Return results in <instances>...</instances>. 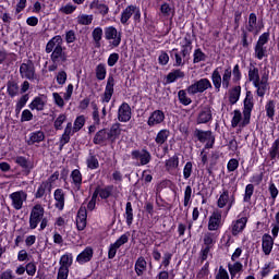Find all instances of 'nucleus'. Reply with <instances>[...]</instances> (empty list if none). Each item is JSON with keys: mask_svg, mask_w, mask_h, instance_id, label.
<instances>
[{"mask_svg": "<svg viewBox=\"0 0 279 279\" xmlns=\"http://www.w3.org/2000/svg\"><path fill=\"white\" fill-rule=\"evenodd\" d=\"M247 76L248 81L252 82L253 86L256 88V95L264 97L269 87V71H264L262 75H259V69L251 64Z\"/></svg>", "mask_w": 279, "mask_h": 279, "instance_id": "obj_1", "label": "nucleus"}, {"mask_svg": "<svg viewBox=\"0 0 279 279\" xmlns=\"http://www.w3.org/2000/svg\"><path fill=\"white\" fill-rule=\"evenodd\" d=\"M232 81V69L227 68L222 70L221 66L216 68L211 73V82L217 92H220L222 86L223 89H228Z\"/></svg>", "mask_w": 279, "mask_h": 279, "instance_id": "obj_2", "label": "nucleus"}, {"mask_svg": "<svg viewBox=\"0 0 279 279\" xmlns=\"http://www.w3.org/2000/svg\"><path fill=\"white\" fill-rule=\"evenodd\" d=\"M235 191H236V186H233L231 190L227 187H222L219 194V197L217 199V206L219 208H226L227 213H229L235 204V194H234Z\"/></svg>", "mask_w": 279, "mask_h": 279, "instance_id": "obj_3", "label": "nucleus"}, {"mask_svg": "<svg viewBox=\"0 0 279 279\" xmlns=\"http://www.w3.org/2000/svg\"><path fill=\"white\" fill-rule=\"evenodd\" d=\"M269 38H270L269 32L263 33L258 37V40L254 47V57L257 60H263L264 58L268 57V50H267L266 44H268Z\"/></svg>", "mask_w": 279, "mask_h": 279, "instance_id": "obj_4", "label": "nucleus"}, {"mask_svg": "<svg viewBox=\"0 0 279 279\" xmlns=\"http://www.w3.org/2000/svg\"><path fill=\"white\" fill-rule=\"evenodd\" d=\"M45 218V208L43 205L37 204L31 209V216L28 218V226L31 230H36L40 221Z\"/></svg>", "mask_w": 279, "mask_h": 279, "instance_id": "obj_5", "label": "nucleus"}, {"mask_svg": "<svg viewBox=\"0 0 279 279\" xmlns=\"http://www.w3.org/2000/svg\"><path fill=\"white\" fill-rule=\"evenodd\" d=\"M105 39L108 40L111 48H116L120 46L122 36L117 28L109 26L105 28Z\"/></svg>", "mask_w": 279, "mask_h": 279, "instance_id": "obj_6", "label": "nucleus"}, {"mask_svg": "<svg viewBox=\"0 0 279 279\" xmlns=\"http://www.w3.org/2000/svg\"><path fill=\"white\" fill-rule=\"evenodd\" d=\"M11 206L14 210H22L27 201V193L25 191H15L10 194Z\"/></svg>", "mask_w": 279, "mask_h": 279, "instance_id": "obj_7", "label": "nucleus"}, {"mask_svg": "<svg viewBox=\"0 0 279 279\" xmlns=\"http://www.w3.org/2000/svg\"><path fill=\"white\" fill-rule=\"evenodd\" d=\"M222 211L220 209H214L208 218V230L214 232L222 228Z\"/></svg>", "mask_w": 279, "mask_h": 279, "instance_id": "obj_8", "label": "nucleus"}, {"mask_svg": "<svg viewBox=\"0 0 279 279\" xmlns=\"http://www.w3.org/2000/svg\"><path fill=\"white\" fill-rule=\"evenodd\" d=\"M208 88H213L211 82L208 78H201L199 81L189 86L186 90L190 95H195L198 93H204Z\"/></svg>", "mask_w": 279, "mask_h": 279, "instance_id": "obj_9", "label": "nucleus"}, {"mask_svg": "<svg viewBox=\"0 0 279 279\" xmlns=\"http://www.w3.org/2000/svg\"><path fill=\"white\" fill-rule=\"evenodd\" d=\"M135 21L141 19V10L140 8L135 7V5H129L126 7L122 12H121V17H120V22L121 24H126L129 22V20L132 17Z\"/></svg>", "mask_w": 279, "mask_h": 279, "instance_id": "obj_10", "label": "nucleus"}, {"mask_svg": "<svg viewBox=\"0 0 279 279\" xmlns=\"http://www.w3.org/2000/svg\"><path fill=\"white\" fill-rule=\"evenodd\" d=\"M213 121V108L210 106H204L201 108L196 122L198 124H205Z\"/></svg>", "mask_w": 279, "mask_h": 279, "instance_id": "obj_11", "label": "nucleus"}, {"mask_svg": "<svg viewBox=\"0 0 279 279\" xmlns=\"http://www.w3.org/2000/svg\"><path fill=\"white\" fill-rule=\"evenodd\" d=\"M251 122V118H248L246 121H245V114L241 112V110H234L233 111V117L231 119V126L232 128H244L246 126L247 124H250Z\"/></svg>", "mask_w": 279, "mask_h": 279, "instance_id": "obj_12", "label": "nucleus"}, {"mask_svg": "<svg viewBox=\"0 0 279 279\" xmlns=\"http://www.w3.org/2000/svg\"><path fill=\"white\" fill-rule=\"evenodd\" d=\"M179 46L181 47L182 57H189L193 49V41L191 35H185L183 38H181L179 41Z\"/></svg>", "mask_w": 279, "mask_h": 279, "instance_id": "obj_13", "label": "nucleus"}, {"mask_svg": "<svg viewBox=\"0 0 279 279\" xmlns=\"http://www.w3.org/2000/svg\"><path fill=\"white\" fill-rule=\"evenodd\" d=\"M195 135H196V137L199 142L206 143L205 148H211L213 147V145L215 143V138H214L210 131L197 130L195 132Z\"/></svg>", "mask_w": 279, "mask_h": 279, "instance_id": "obj_14", "label": "nucleus"}, {"mask_svg": "<svg viewBox=\"0 0 279 279\" xmlns=\"http://www.w3.org/2000/svg\"><path fill=\"white\" fill-rule=\"evenodd\" d=\"M254 108V102H253V95L251 92H246L245 99L243 101V114H244V120L247 121L252 117V111Z\"/></svg>", "mask_w": 279, "mask_h": 279, "instance_id": "obj_15", "label": "nucleus"}, {"mask_svg": "<svg viewBox=\"0 0 279 279\" xmlns=\"http://www.w3.org/2000/svg\"><path fill=\"white\" fill-rule=\"evenodd\" d=\"M113 93H114V78L112 76H109L107 78V84L105 87L104 95L101 96V102L104 104L110 102Z\"/></svg>", "mask_w": 279, "mask_h": 279, "instance_id": "obj_16", "label": "nucleus"}, {"mask_svg": "<svg viewBox=\"0 0 279 279\" xmlns=\"http://www.w3.org/2000/svg\"><path fill=\"white\" fill-rule=\"evenodd\" d=\"M247 217H241L231 223V232L233 236H238V234H241L243 230H245L247 225Z\"/></svg>", "mask_w": 279, "mask_h": 279, "instance_id": "obj_17", "label": "nucleus"}, {"mask_svg": "<svg viewBox=\"0 0 279 279\" xmlns=\"http://www.w3.org/2000/svg\"><path fill=\"white\" fill-rule=\"evenodd\" d=\"M166 119V114L163 111L161 110H155L153 111L147 120V125L153 128L156 126L158 124H161Z\"/></svg>", "mask_w": 279, "mask_h": 279, "instance_id": "obj_18", "label": "nucleus"}, {"mask_svg": "<svg viewBox=\"0 0 279 279\" xmlns=\"http://www.w3.org/2000/svg\"><path fill=\"white\" fill-rule=\"evenodd\" d=\"M263 27L264 26L258 25V23H257V15L255 13H251L248 15L246 31L250 33H253L254 35H257L262 32Z\"/></svg>", "mask_w": 279, "mask_h": 279, "instance_id": "obj_19", "label": "nucleus"}, {"mask_svg": "<svg viewBox=\"0 0 279 279\" xmlns=\"http://www.w3.org/2000/svg\"><path fill=\"white\" fill-rule=\"evenodd\" d=\"M132 118L131 107L123 102L118 109V120L120 122H129Z\"/></svg>", "mask_w": 279, "mask_h": 279, "instance_id": "obj_20", "label": "nucleus"}, {"mask_svg": "<svg viewBox=\"0 0 279 279\" xmlns=\"http://www.w3.org/2000/svg\"><path fill=\"white\" fill-rule=\"evenodd\" d=\"M94 256V250L90 246L85 247L83 252L78 253V256H76V263L78 265H86V263H90Z\"/></svg>", "mask_w": 279, "mask_h": 279, "instance_id": "obj_21", "label": "nucleus"}, {"mask_svg": "<svg viewBox=\"0 0 279 279\" xmlns=\"http://www.w3.org/2000/svg\"><path fill=\"white\" fill-rule=\"evenodd\" d=\"M45 138H46L45 132L33 131L26 137V144H28V146L36 145V144L44 142Z\"/></svg>", "mask_w": 279, "mask_h": 279, "instance_id": "obj_22", "label": "nucleus"}, {"mask_svg": "<svg viewBox=\"0 0 279 279\" xmlns=\"http://www.w3.org/2000/svg\"><path fill=\"white\" fill-rule=\"evenodd\" d=\"M20 74H22V77L33 80L35 77L34 64L29 61L26 63H22V65H20Z\"/></svg>", "mask_w": 279, "mask_h": 279, "instance_id": "obj_23", "label": "nucleus"}, {"mask_svg": "<svg viewBox=\"0 0 279 279\" xmlns=\"http://www.w3.org/2000/svg\"><path fill=\"white\" fill-rule=\"evenodd\" d=\"M65 193L62 189L54 190V208L57 210H64Z\"/></svg>", "mask_w": 279, "mask_h": 279, "instance_id": "obj_24", "label": "nucleus"}, {"mask_svg": "<svg viewBox=\"0 0 279 279\" xmlns=\"http://www.w3.org/2000/svg\"><path fill=\"white\" fill-rule=\"evenodd\" d=\"M59 269L63 271H70V267L73 265V255L72 253H65L61 255V259H59Z\"/></svg>", "mask_w": 279, "mask_h": 279, "instance_id": "obj_25", "label": "nucleus"}, {"mask_svg": "<svg viewBox=\"0 0 279 279\" xmlns=\"http://www.w3.org/2000/svg\"><path fill=\"white\" fill-rule=\"evenodd\" d=\"M132 156H133V158L140 160L141 166H145V165L149 163L151 160L150 153H148L146 150H141V151L134 150V151H132Z\"/></svg>", "mask_w": 279, "mask_h": 279, "instance_id": "obj_26", "label": "nucleus"}, {"mask_svg": "<svg viewBox=\"0 0 279 279\" xmlns=\"http://www.w3.org/2000/svg\"><path fill=\"white\" fill-rule=\"evenodd\" d=\"M87 223V210L85 207H81L78 209V214L76 215V228L78 230H84Z\"/></svg>", "mask_w": 279, "mask_h": 279, "instance_id": "obj_27", "label": "nucleus"}, {"mask_svg": "<svg viewBox=\"0 0 279 279\" xmlns=\"http://www.w3.org/2000/svg\"><path fill=\"white\" fill-rule=\"evenodd\" d=\"M159 12L163 19H169V17L172 19L175 14V9L173 5H170L169 3L163 2L159 8Z\"/></svg>", "mask_w": 279, "mask_h": 279, "instance_id": "obj_28", "label": "nucleus"}, {"mask_svg": "<svg viewBox=\"0 0 279 279\" xmlns=\"http://www.w3.org/2000/svg\"><path fill=\"white\" fill-rule=\"evenodd\" d=\"M146 269H147L146 259L143 256L137 257L134 264V271L136 276H144V271H146Z\"/></svg>", "mask_w": 279, "mask_h": 279, "instance_id": "obj_29", "label": "nucleus"}, {"mask_svg": "<svg viewBox=\"0 0 279 279\" xmlns=\"http://www.w3.org/2000/svg\"><path fill=\"white\" fill-rule=\"evenodd\" d=\"M46 102H47L46 97L44 96L35 97V99L31 101V105H28V108H31V110L43 111L46 106Z\"/></svg>", "mask_w": 279, "mask_h": 279, "instance_id": "obj_30", "label": "nucleus"}, {"mask_svg": "<svg viewBox=\"0 0 279 279\" xmlns=\"http://www.w3.org/2000/svg\"><path fill=\"white\" fill-rule=\"evenodd\" d=\"M170 131L169 130H160L159 132H157L156 136H155V143L158 146H162L168 142V138L170 137Z\"/></svg>", "mask_w": 279, "mask_h": 279, "instance_id": "obj_31", "label": "nucleus"}, {"mask_svg": "<svg viewBox=\"0 0 279 279\" xmlns=\"http://www.w3.org/2000/svg\"><path fill=\"white\" fill-rule=\"evenodd\" d=\"M242 93V87L240 85H236L229 89V102L231 105L236 104L240 100Z\"/></svg>", "mask_w": 279, "mask_h": 279, "instance_id": "obj_32", "label": "nucleus"}, {"mask_svg": "<svg viewBox=\"0 0 279 279\" xmlns=\"http://www.w3.org/2000/svg\"><path fill=\"white\" fill-rule=\"evenodd\" d=\"M47 192H51V184L48 181H44L41 184H39V187H37V192H35V198H41L46 195Z\"/></svg>", "mask_w": 279, "mask_h": 279, "instance_id": "obj_33", "label": "nucleus"}, {"mask_svg": "<svg viewBox=\"0 0 279 279\" xmlns=\"http://www.w3.org/2000/svg\"><path fill=\"white\" fill-rule=\"evenodd\" d=\"M184 76L185 73L182 70H172L170 73L167 74L166 82L171 84L174 83L177 80L184 78Z\"/></svg>", "mask_w": 279, "mask_h": 279, "instance_id": "obj_34", "label": "nucleus"}, {"mask_svg": "<svg viewBox=\"0 0 279 279\" xmlns=\"http://www.w3.org/2000/svg\"><path fill=\"white\" fill-rule=\"evenodd\" d=\"M62 37L61 36H54L50 41H48V45H46V52L50 53L53 51V49L62 46Z\"/></svg>", "mask_w": 279, "mask_h": 279, "instance_id": "obj_35", "label": "nucleus"}, {"mask_svg": "<svg viewBox=\"0 0 279 279\" xmlns=\"http://www.w3.org/2000/svg\"><path fill=\"white\" fill-rule=\"evenodd\" d=\"M89 9L102 15H106L109 11V8L106 4L100 3L98 0H94V2L89 4Z\"/></svg>", "mask_w": 279, "mask_h": 279, "instance_id": "obj_36", "label": "nucleus"}, {"mask_svg": "<svg viewBox=\"0 0 279 279\" xmlns=\"http://www.w3.org/2000/svg\"><path fill=\"white\" fill-rule=\"evenodd\" d=\"M107 134L110 142H114L117 138H119L121 134L120 123H114L111 125L110 130L107 131Z\"/></svg>", "mask_w": 279, "mask_h": 279, "instance_id": "obj_37", "label": "nucleus"}, {"mask_svg": "<svg viewBox=\"0 0 279 279\" xmlns=\"http://www.w3.org/2000/svg\"><path fill=\"white\" fill-rule=\"evenodd\" d=\"M109 141V135L107 130H100L94 136V144L102 145Z\"/></svg>", "mask_w": 279, "mask_h": 279, "instance_id": "obj_38", "label": "nucleus"}, {"mask_svg": "<svg viewBox=\"0 0 279 279\" xmlns=\"http://www.w3.org/2000/svg\"><path fill=\"white\" fill-rule=\"evenodd\" d=\"M70 178H72V184H74V187H76V190H80L83 182L81 171L78 169H74L72 174H70Z\"/></svg>", "mask_w": 279, "mask_h": 279, "instance_id": "obj_39", "label": "nucleus"}, {"mask_svg": "<svg viewBox=\"0 0 279 279\" xmlns=\"http://www.w3.org/2000/svg\"><path fill=\"white\" fill-rule=\"evenodd\" d=\"M228 271L231 276V278H235L236 274H240V271H243V264L241 262H235L233 265L228 264Z\"/></svg>", "mask_w": 279, "mask_h": 279, "instance_id": "obj_40", "label": "nucleus"}, {"mask_svg": "<svg viewBox=\"0 0 279 279\" xmlns=\"http://www.w3.org/2000/svg\"><path fill=\"white\" fill-rule=\"evenodd\" d=\"M180 160L177 155L170 157L168 160L165 161L166 169L168 171L174 170L179 167Z\"/></svg>", "mask_w": 279, "mask_h": 279, "instance_id": "obj_41", "label": "nucleus"}, {"mask_svg": "<svg viewBox=\"0 0 279 279\" xmlns=\"http://www.w3.org/2000/svg\"><path fill=\"white\" fill-rule=\"evenodd\" d=\"M265 111L268 118L274 119L276 114V101L268 100L265 105Z\"/></svg>", "mask_w": 279, "mask_h": 279, "instance_id": "obj_42", "label": "nucleus"}, {"mask_svg": "<svg viewBox=\"0 0 279 279\" xmlns=\"http://www.w3.org/2000/svg\"><path fill=\"white\" fill-rule=\"evenodd\" d=\"M173 53V57H174V66H183L185 65V57H183L182 52L180 51L179 53V50L178 49H172L171 51Z\"/></svg>", "mask_w": 279, "mask_h": 279, "instance_id": "obj_43", "label": "nucleus"}, {"mask_svg": "<svg viewBox=\"0 0 279 279\" xmlns=\"http://www.w3.org/2000/svg\"><path fill=\"white\" fill-rule=\"evenodd\" d=\"M107 76V66L105 63L96 65V78L99 81L105 80Z\"/></svg>", "mask_w": 279, "mask_h": 279, "instance_id": "obj_44", "label": "nucleus"}, {"mask_svg": "<svg viewBox=\"0 0 279 279\" xmlns=\"http://www.w3.org/2000/svg\"><path fill=\"white\" fill-rule=\"evenodd\" d=\"M125 221L126 226H132L133 223V207L131 202L125 204Z\"/></svg>", "mask_w": 279, "mask_h": 279, "instance_id": "obj_45", "label": "nucleus"}, {"mask_svg": "<svg viewBox=\"0 0 279 279\" xmlns=\"http://www.w3.org/2000/svg\"><path fill=\"white\" fill-rule=\"evenodd\" d=\"M178 99L180 104L184 106H189L192 104V99L187 96V93L184 89L178 92Z\"/></svg>", "mask_w": 279, "mask_h": 279, "instance_id": "obj_46", "label": "nucleus"}, {"mask_svg": "<svg viewBox=\"0 0 279 279\" xmlns=\"http://www.w3.org/2000/svg\"><path fill=\"white\" fill-rule=\"evenodd\" d=\"M218 236L215 233H205L203 235L204 245H215L217 243Z\"/></svg>", "mask_w": 279, "mask_h": 279, "instance_id": "obj_47", "label": "nucleus"}, {"mask_svg": "<svg viewBox=\"0 0 279 279\" xmlns=\"http://www.w3.org/2000/svg\"><path fill=\"white\" fill-rule=\"evenodd\" d=\"M192 186L186 185L184 190V198H183V206L187 207L192 204Z\"/></svg>", "mask_w": 279, "mask_h": 279, "instance_id": "obj_48", "label": "nucleus"}, {"mask_svg": "<svg viewBox=\"0 0 279 279\" xmlns=\"http://www.w3.org/2000/svg\"><path fill=\"white\" fill-rule=\"evenodd\" d=\"M207 56L203 52L202 49H195L193 52V63H199L206 61Z\"/></svg>", "mask_w": 279, "mask_h": 279, "instance_id": "obj_49", "label": "nucleus"}, {"mask_svg": "<svg viewBox=\"0 0 279 279\" xmlns=\"http://www.w3.org/2000/svg\"><path fill=\"white\" fill-rule=\"evenodd\" d=\"M269 156L271 159L279 157V140H276L269 149Z\"/></svg>", "mask_w": 279, "mask_h": 279, "instance_id": "obj_50", "label": "nucleus"}, {"mask_svg": "<svg viewBox=\"0 0 279 279\" xmlns=\"http://www.w3.org/2000/svg\"><path fill=\"white\" fill-rule=\"evenodd\" d=\"M104 31L100 27L94 28V32H92V37L94 38V43L96 45L100 44V40L102 39Z\"/></svg>", "mask_w": 279, "mask_h": 279, "instance_id": "obj_51", "label": "nucleus"}, {"mask_svg": "<svg viewBox=\"0 0 279 279\" xmlns=\"http://www.w3.org/2000/svg\"><path fill=\"white\" fill-rule=\"evenodd\" d=\"M211 246L206 245L205 247L201 248L199 251V260L201 263H205V260L208 259V256L210 254Z\"/></svg>", "mask_w": 279, "mask_h": 279, "instance_id": "obj_52", "label": "nucleus"}, {"mask_svg": "<svg viewBox=\"0 0 279 279\" xmlns=\"http://www.w3.org/2000/svg\"><path fill=\"white\" fill-rule=\"evenodd\" d=\"M98 167H99V161L97 157L94 155H89V157H87V168L95 170Z\"/></svg>", "mask_w": 279, "mask_h": 279, "instance_id": "obj_53", "label": "nucleus"}, {"mask_svg": "<svg viewBox=\"0 0 279 279\" xmlns=\"http://www.w3.org/2000/svg\"><path fill=\"white\" fill-rule=\"evenodd\" d=\"M29 97L28 95H24L20 98V100H17V104L15 105V112H21V110L25 107V105L27 104Z\"/></svg>", "mask_w": 279, "mask_h": 279, "instance_id": "obj_54", "label": "nucleus"}, {"mask_svg": "<svg viewBox=\"0 0 279 279\" xmlns=\"http://www.w3.org/2000/svg\"><path fill=\"white\" fill-rule=\"evenodd\" d=\"M85 122L84 116L76 117V120H74V132H78L85 125Z\"/></svg>", "mask_w": 279, "mask_h": 279, "instance_id": "obj_55", "label": "nucleus"}, {"mask_svg": "<svg viewBox=\"0 0 279 279\" xmlns=\"http://www.w3.org/2000/svg\"><path fill=\"white\" fill-rule=\"evenodd\" d=\"M0 279H25V278L16 277L12 269H7L0 275Z\"/></svg>", "mask_w": 279, "mask_h": 279, "instance_id": "obj_56", "label": "nucleus"}, {"mask_svg": "<svg viewBox=\"0 0 279 279\" xmlns=\"http://www.w3.org/2000/svg\"><path fill=\"white\" fill-rule=\"evenodd\" d=\"M8 93L11 97H15L19 94V85L15 82H9Z\"/></svg>", "mask_w": 279, "mask_h": 279, "instance_id": "obj_57", "label": "nucleus"}, {"mask_svg": "<svg viewBox=\"0 0 279 279\" xmlns=\"http://www.w3.org/2000/svg\"><path fill=\"white\" fill-rule=\"evenodd\" d=\"M78 24L81 25H89L93 23V15H86V14H81L78 17Z\"/></svg>", "mask_w": 279, "mask_h": 279, "instance_id": "obj_58", "label": "nucleus"}, {"mask_svg": "<svg viewBox=\"0 0 279 279\" xmlns=\"http://www.w3.org/2000/svg\"><path fill=\"white\" fill-rule=\"evenodd\" d=\"M76 9H77L76 5H73L72 3H68L63 7H61V9H59V12L69 15V14H72L73 12H75Z\"/></svg>", "mask_w": 279, "mask_h": 279, "instance_id": "obj_59", "label": "nucleus"}, {"mask_svg": "<svg viewBox=\"0 0 279 279\" xmlns=\"http://www.w3.org/2000/svg\"><path fill=\"white\" fill-rule=\"evenodd\" d=\"M66 121V116L64 113L59 114L57 120H54V129L62 130V124Z\"/></svg>", "mask_w": 279, "mask_h": 279, "instance_id": "obj_60", "label": "nucleus"}, {"mask_svg": "<svg viewBox=\"0 0 279 279\" xmlns=\"http://www.w3.org/2000/svg\"><path fill=\"white\" fill-rule=\"evenodd\" d=\"M15 163L20 165V167L24 169H29V162L28 160L23 156L15 157Z\"/></svg>", "mask_w": 279, "mask_h": 279, "instance_id": "obj_61", "label": "nucleus"}, {"mask_svg": "<svg viewBox=\"0 0 279 279\" xmlns=\"http://www.w3.org/2000/svg\"><path fill=\"white\" fill-rule=\"evenodd\" d=\"M63 49L62 46H59L58 48L52 50V54L50 56V59H52L53 62H57L59 58L62 57Z\"/></svg>", "mask_w": 279, "mask_h": 279, "instance_id": "obj_62", "label": "nucleus"}, {"mask_svg": "<svg viewBox=\"0 0 279 279\" xmlns=\"http://www.w3.org/2000/svg\"><path fill=\"white\" fill-rule=\"evenodd\" d=\"M215 279H230L228 270L220 266Z\"/></svg>", "mask_w": 279, "mask_h": 279, "instance_id": "obj_63", "label": "nucleus"}, {"mask_svg": "<svg viewBox=\"0 0 279 279\" xmlns=\"http://www.w3.org/2000/svg\"><path fill=\"white\" fill-rule=\"evenodd\" d=\"M52 99L54 100V105L59 106L60 108L64 107V99L59 93H52Z\"/></svg>", "mask_w": 279, "mask_h": 279, "instance_id": "obj_64", "label": "nucleus"}]
</instances>
